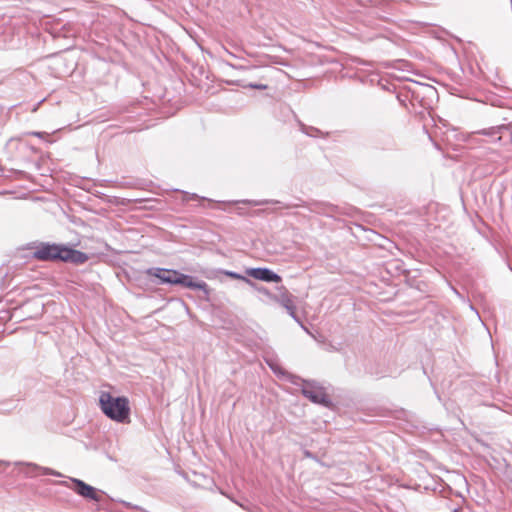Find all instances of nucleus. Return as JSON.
<instances>
[{
  "instance_id": "obj_5",
  "label": "nucleus",
  "mask_w": 512,
  "mask_h": 512,
  "mask_svg": "<svg viewBox=\"0 0 512 512\" xmlns=\"http://www.w3.org/2000/svg\"><path fill=\"white\" fill-rule=\"evenodd\" d=\"M233 203H243L250 206H262L267 204H281L282 208L291 209L297 207H306L310 212L318 213V214H327L328 212H333L335 210V206L326 202L313 201V202H305L299 200L298 203L288 204L282 203L278 200L273 199H263V200H250L244 199L240 201H234Z\"/></svg>"
},
{
  "instance_id": "obj_6",
  "label": "nucleus",
  "mask_w": 512,
  "mask_h": 512,
  "mask_svg": "<svg viewBox=\"0 0 512 512\" xmlns=\"http://www.w3.org/2000/svg\"><path fill=\"white\" fill-rule=\"evenodd\" d=\"M304 386L301 389L302 395L309 399L314 404H320L323 407L331 408L333 406V402L327 393L324 391V388L317 385V382L314 380H302Z\"/></svg>"
},
{
  "instance_id": "obj_11",
  "label": "nucleus",
  "mask_w": 512,
  "mask_h": 512,
  "mask_svg": "<svg viewBox=\"0 0 512 512\" xmlns=\"http://www.w3.org/2000/svg\"><path fill=\"white\" fill-rule=\"evenodd\" d=\"M214 273H215V276H217L218 274H222V275H225L232 279L243 281L248 285H252V280L247 275H242L235 271H230V270H225V269H217L214 271Z\"/></svg>"
},
{
  "instance_id": "obj_17",
  "label": "nucleus",
  "mask_w": 512,
  "mask_h": 512,
  "mask_svg": "<svg viewBox=\"0 0 512 512\" xmlns=\"http://www.w3.org/2000/svg\"><path fill=\"white\" fill-rule=\"evenodd\" d=\"M303 455H304L305 458H309V459H312L314 461H318L317 455H315L314 453H312L308 449H303Z\"/></svg>"
},
{
  "instance_id": "obj_18",
  "label": "nucleus",
  "mask_w": 512,
  "mask_h": 512,
  "mask_svg": "<svg viewBox=\"0 0 512 512\" xmlns=\"http://www.w3.org/2000/svg\"><path fill=\"white\" fill-rule=\"evenodd\" d=\"M0 319L8 321L11 319V313L9 310H2L0 311Z\"/></svg>"
},
{
  "instance_id": "obj_4",
  "label": "nucleus",
  "mask_w": 512,
  "mask_h": 512,
  "mask_svg": "<svg viewBox=\"0 0 512 512\" xmlns=\"http://www.w3.org/2000/svg\"><path fill=\"white\" fill-rule=\"evenodd\" d=\"M68 480H45V482L52 485H59L67 487L73 490L78 496L85 500L99 503L102 501V495L104 491L97 489L96 487L86 483L85 481L75 478L66 477Z\"/></svg>"
},
{
  "instance_id": "obj_9",
  "label": "nucleus",
  "mask_w": 512,
  "mask_h": 512,
  "mask_svg": "<svg viewBox=\"0 0 512 512\" xmlns=\"http://www.w3.org/2000/svg\"><path fill=\"white\" fill-rule=\"evenodd\" d=\"M277 291H279L278 300H274L283 306L288 314L297 322L301 324V320L297 315L296 306L293 302V296L289 293L285 286L276 287Z\"/></svg>"
},
{
  "instance_id": "obj_3",
  "label": "nucleus",
  "mask_w": 512,
  "mask_h": 512,
  "mask_svg": "<svg viewBox=\"0 0 512 512\" xmlns=\"http://www.w3.org/2000/svg\"><path fill=\"white\" fill-rule=\"evenodd\" d=\"M99 407L103 414L112 421L125 424L130 422V402L126 396H114L102 391L99 395Z\"/></svg>"
},
{
  "instance_id": "obj_21",
  "label": "nucleus",
  "mask_w": 512,
  "mask_h": 512,
  "mask_svg": "<svg viewBox=\"0 0 512 512\" xmlns=\"http://www.w3.org/2000/svg\"><path fill=\"white\" fill-rule=\"evenodd\" d=\"M238 68L241 69V70H254V69H256V67H254V66L253 67L239 66Z\"/></svg>"
},
{
  "instance_id": "obj_25",
  "label": "nucleus",
  "mask_w": 512,
  "mask_h": 512,
  "mask_svg": "<svg viewBox=\"0 0 512 512\" xmlns=\"http://www.w3.org/2000/svg\"><path fill=\"white\" fill-rule=\"evenodd\" d=\"M510 3H511V7H512V0H510Z\"/></svg>"
},
{
  "instance_id": "obj_10",
  "label": "nucleus",
  "mask_w": 512,
  "mask_h": 512,
  "mask_svg": "<svg viewBox=\"0 0 512 512\" xmlns=\"http://www.w3.org/2000/svg\"><path fill=\"white\" fill-rule=\"evenodd\" d=\"M414 100H419L423 108H427L426 100H433L438 97L437 90L428 84H418V89L412 91Z\"/></svg>"
},
{
  "instance_id": "obj_24",
  "label": "nucleus",
  "mask_w": 512,
  "mask_h": 512,
  "mask_svg": "<svg viewBox=\"0 0 512 512\" xmlns=\"http://www.w3.org/2000/svg\"><path fill=\"white\" fill-rule=\"evenodd\" d=\"M511 143H512V132H511Z\"/></svg>"
},
{
  "instance_id": "obj_13",
  "label": "nucleus",
  "mask_w": 512,
  "mask_h": 512,
  "mask_svg": "<svg viewBox=\"0 0 512 512\" xmlns=\"http://www.w3.org/2000/svg\"><path fill=\"white\" fill-rule=\"evenodd\" d=\"M230 84L236 85L242 88H250V89H257V90H266L268 86L266 84L262 83H253V82H246L245 80H236L231 81Z\"/></svg>"
},
{
  "instance_id": "obj_1",
  "label": "nucleus",
  "mask_w": 512,
  "mask_h": 512,
  "mask_svg": "<svg viewBox=\"0 0 512 512\" xmlns=\"http://www.w3.org/2000/svg\"><path fill=\"white\" fill-rule=\"evenodd\" d=\"M145 274L152 279L156 285L181 286L191 290H199L203 293L201 297L205 301H210L212 289L208 284L189 274H184L176 269L150 267L145 270Z\"/></svg>"
},
{
  "instance_id": "obj_23",
  "label": "nucleus",
  "mask_w": 512,
  "mask_h": 512,
  "mask_svg": "<svg viewBox=\"0 0 512 512\" xmlns=\"http://www.w3.org/2000/svg\"><path fill=\"white\" fill-rule=\"evenodd\" d=\"M264 212H265V210H263V209H262V210H257V211H256V214H257V215H260L261 213H264Z\"/></svg>"
},
{
  "instance_id": "obj_2",
  "label": "nucleus",
  "mask_w": 512,
  "mask_h": 512,
  "mask_svg": "<svg viewBox=\"0 0 512 512\" xmlns=\"http://www.w3.org/2000/svg\"><path fill=\"white\" fill-rule=\"evenodd\" d=\"M33 258L43 262H65L75 265L84 264L89 256L62 243L39 242L32 253Z\"/></svg>"
},
{
  "instance_id": "obj_19",
  "label": "nucleus",
  "mask_w": 512,
  "mask_h": 512,
  "mask_svg": "<svg viewBox=\"0 0 512 512\" xmlns=\"http://www.w3.org/2000/svg\"><path fill=\"white\" fill-rule=\"evenodd\" d=\"M122 504H123L124 506L128 507V508H134V509H137V510H139L140 512H149V511H147V510H145V509H143V508H141V507H139V506H137V505H132L131 503L126 502V501H122Z\"/></svg>"
},
{
  "instance_id": "obj_16",
  "label": "nucleus",
  "mask_w": 512,
  "mask_h": 512,
  "mask_svg": "<svg viewBox=\"0 0 512 512\" xmlns=\"http://www.w3.org/2000/svg\"><path fill=\"white\" fill-rule=\"evenodd\" d=\"M268 366L271 368V370L277 375V376H286L288 373L284 371L280 366L277 364H274L270 361H267Z\"/></svg>"
},
{
  "instance_id": "obj_12",
  "label": "nucleus",
  "mask_w": 512,
  "mask_h": 512,
  "mask_svg": "<svg viewBox=\"0 0 512 512\" xmlns=\"http://www.w3.org/2000/svg\"><path fill=\"white\" fill-rule=\"evenodd\" d=\"M300 131L309 137H326L327 133H323L320 129L308 126L301 121H298Z\"/></svg>"
},
{
  "instance_id": "obj_20",
  "label": "nucleus",
  "mask_w": 512,
  "mask_h": 512,
  "mask_svg": "<svg viewBox=\"0 0 512 512\" xmlns=\"http://www.w3.org/2000/svg\"><path fill=\"white\" fill-rule=\"evenodd\" d=\"M29 135H32V136H35V137H38V138H43L47 134L45 132L32 131V132H29Z\"/></svg>"
},
{
  "instance_id": "obj_7",
  "label": "nucleus",
  "mask_w": 512,
  "mask_h": 512,
  "mask_svg": "<svg viewBox=\"0 0 512 512\" xmlns=\"http://www.w3.org/2000/svg\"><path fill=\"white\" fill-rule=\"evenodd\" d=\"M15 466H23L24 470L22 471L24 473V476L26 478H35L38 475H48V476H54L58 478H64L65 476L52 468L40 466L33 462H22L17 461L14 463Z\"/></svg>"
},
{
  "instance_id": "obj_8",
  "label": "nucleus",
  "mask_w": 512,
  "mask_h": 512,
  "mask_svg": "<svg viewBox=\"0 0 512 512\" xmlns=\"http://www.w3.org/2000/svg\"><path fill=\"white\" fill-rule=\"evenodd\" d=\"M245 274L249 278L260 280L266 283H280L282 281V277L278 273L267 267L247 268Z\"/></svg>"
},
{
  "instance_id": "obj_15",
  "label": "nucleus",
  "mask_w": 512,
  "mask_h": 512,
  "mask_svg": "<svg viewBox=\"0 0 512 512\" xmlns=\"http://www.w3.org/2000/svg\"><path fill=\"white\" fill-rule=\"evenodd\" d=\"M177 191L180 192V190H177ZM181 193L183 195L184 202H188L190 200H201V201H207L209 203H214V201L212 199H208L206 197H201L196 193H189L187 191H181Z\"/></svg>"
},
{
  "instance_id": "obj_22",
  "label": "nucleus",
  "mask_w": 512,
  "mask_h": 512,
  "mask_svg": "<svg viewBox=\"0 0 512 512\" xmlns=\"http://www.w3.org/2000/svg\"><path fill=\"white\" fill-rule=\"evenodd\" d=\"M0 465L9 466L10 462L4 461V460H0Z\"/></svg>"
},
{
  "instance_id": "obj_14",
  "label": "nucleus",
  "mask_w": 512,
  "mask_h": 512,
  "mask_svg": "<svg viewBox=\"0 0 512 512\" xmlns=\"http://www.w3.org/2000/svg\"><path fill=\"white\" fill-rule=\"evenodd\" d=\"M249 286L252 287L254 290H256L258 293L265 295L266 297H268L272 301L278 300V295L271 293L269 291V289L266 288L265 286L258 285L254 281H252V285H249Z\"/></svg>"
}]
</instances>
